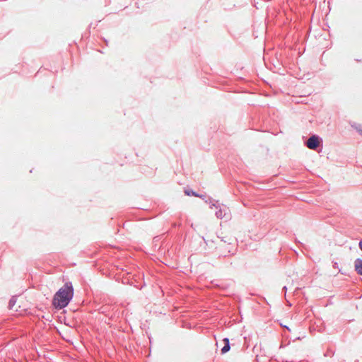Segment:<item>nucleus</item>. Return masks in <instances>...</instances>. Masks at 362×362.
I'll return each mask as SVG.
<instances>
[{
	"instance_id": "6",
	"label": "nucleus",
	"mask_w": 362,
	"mask_h": 362,
	"mask_svg": "<svg viewBox=\"0 0 362 362\" xmlns=\"http://www.w3.org/2000/svg\"><path fill=\"white\" fill-rule=\"evenodd\" d=\"M358 247L362 250V240L359 242Z\"/></svg>"
},
{
	"instance_id": "5",
	"label": "nucleus",
	"mask_w": 362,
	"mask_h": 362,
	"mask_svg": "<svg viewBox=\"0 0 362 362\" xmlns=\"http://www.w3.org/2000/svg\"><path fill=\"white\" fill-rule=\"evenodd\" d=\"M185 194L187 195H193V196H195V197H199V195L197 194H196L195 192H189L188 191H185Z\"/></svg>"
},
{
	"instance_id": "2",
	"label": "nucleus",
	"mask_w": 362,
	"mask_h": 362,
	"mask_svg": "<svg viewBox=\"0 0 362 362\" xmlns=\"http://www.w3.org/2000/svg\"><path fill=\"white\" fill-rule=\"evenodd\" d=\"M319 138L315 135L310 136L306 142V146L310 149H316L319 146Z\"/></svg>"
},
{
	"instance_id": "1",
	"label": "nucleus",
	"mask_w": 362,
	"mask_h": 362,
	"mask_svg": "<svg viewBox=\"0 0 362 362\" xmlns=\"http://www.w3.org/2000/svg\"><path fill=\"white\" fill-rule=\"evenodd\" d=\"M74 295V289L71 283H66L54 296L52 304L57 309L65 308Z\"/></svg>"
},
{
	"instance_id": "4",
	"label": "nucleus",
	"mask_w": 362,
	"mask_h": 362,
	"mask_svg": "<svg viewBox=\"0 0 362 362\" xmlns=\"http://www.w3.org/2000/svg\"><path fill=\"white\" fill-rule=\"evenodd\" d=\"M224 346L221 349L223 354L227 353L230 350L229 339L227 338L223 339Z\"/></svg>"
},
{
	"instance_id": "3",
	"label": "nucleus",
	"mask_w": 362,
	"mask_h": 362,
	"mask_svg": "<svg viewBox=\"0 0 362 362\" xmlns=\"http://www.w3.org/2000/svg\"><path fill=\"white\" fill-rule=\"evenodd\" d=\"M354 268L358 274L362 276V259H356L354 262Z\"/></svg>"
}]
</instances>
